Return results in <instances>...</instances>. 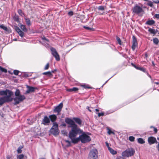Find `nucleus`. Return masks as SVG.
<instances>
[{
	"mask_svg": "<svg viewBox=\"0 0 159 159\" xmlns=\"http://www.w3.org/2000/svg\"><path fill=\"white\" fill-rule=\"evenodd\" d=\"M81 131L77 133V134L72 138H69L71 139L72 143H76L80 141L83 143H86L89 142L91 140V138L85 132L80 129Z\"/></svg>",
	"mask_w": 159,
	"mask_h": 159,
	"instance_id": "f257e3e1",
	"label": "nucleus"
},
{
	"mask_svg": "<svg viewBox=\"0 0 159 159\" xmlns=\"http://www.w3.org/2000/svg\"><path fill=\"white\" fill-rule=\"evenodd\" d=\"M65 121L66 123L69 125L70 127H71V130L69 132V138L74 136L77 133L80 132V129L77 127V126L76 125L75 122L71 119L67 118L66 119Z\"/></svg>",
	"mask_w": 159,
	"mask_h": 159,
	"instance_id": "f03ea898",
	"label": "nucleus"
},
{
	"mask_svg": "<svg viewBox=\"0 0 159 159\" xmlns=\"http://www.w3.org/2000/svg\"><path fill=\"white\" fill-rule=\"evenodd\" d=\"M133 13L137 14L139 16H142L144 13V11L142 6L136 4L133 7L132 10Z\"/></svg>",
	"mask_w": 159,
	"mask_h": 159,
	"instance_id": "7ed1b4c3",
	"label": "nucleus"
},
{
	"mask_svg": "<svg viewBox=\"0 0 159 159\" xmlns=\"http://www.w3.org/2000/svg\"><path fill=\"white\" fill-rule=\"evenodd\" d=\"M135 153L134 150L132 148H128L123 152L121 155L123 157H129L133 156Z\"/></svg>",
	"mask_w": 159,
	"mask_h": 159,
	"instance_id": "20e7f679",
	"label": "nucleus"
},
{
	"mask_svg": "<svg viewBox=\"0 0 159 159\" xmlns=\"http://www.w3.org/2000/svg\"><path fill=\"white\" fill-rule=\"evenodd\" d=\"M50 132L56 136L58 135L59 132L58 129V125L56 122H54L53 125L50 130Z\"/></svg>",
	"mask_w": 159,
	"mask_h": 159,
	"instance_id": "39448f33",
	"label": "nucleus"
},
{
	"mask_svg": "<svg viewBox=\"0 0 159 159\" xmlns=\"http://www.w3.org/2000/svg\"><path fill=\"white\" fill-rule=\"evenodd\" d=\"M98 152L95 148L92 149L90 152L88 156V159H97Z\"/></svg>",
	"mask_w": 159,
	"mask_h": 159,
	"instance_id": "423d86ee",
	"label": "nucleus"
},
{
	"mask_svg": "<svg viewBox=\"0 0 159 159\" xmlns=\"http://www.w3.org/2000/svg\"><path fill=\"white\" fill-rule=\"evenodd\" d=\"M25 98V97L23 95L17 96L14 98L15 105L18 104L19 103L23 101Z\"/></svg>",
	"mask_w": 159,
	"mask_h": 159,
	"instance_id": "0eeeda50",
	"label": "nucleus"
},
{
	"mask_svg": "<svg viewBox=\"0 0 159 159\" xmlns=\"http://www.w3.org/2000/svg\"><path fill=\"white\" fill-rule=\"evenodd\" d=\"M12 94V91L8 89L0 91V95H6V96H8L10 98H11V97Z\"/></svg>",
	"mask_w": 159,
	"mask_h": 159,
	"instance_id": "6e6552de",
	"label": "nucleus"
},
{
	"mask_svg": "<svg viewBox=\"0 0 159 159\" xmlns=\"http://www.w3.org/2000/svg\"><path fill=\"white\" fill-rule=\"evenodd\" d=\"M12 100V98H10L8 96H4L0 98V105H2L6 102H8Z\"/></svg>",
	"mask_w": 159,
	"mask_h": 159,
	"instance_id": "1a4fd4ad",
	"label": "nucleus"
},
{
	"mask_svg": "<svg viewBox=\"0 0 159 159\" xmlns=\"http://www.w3.org/2000/svg\"><path fill=\"white\" fill-rule=\"evenodd\" d=\"M50 49L52 54L55 57L56 60L57 61H59L60 60L59 55L57 52L56 49L52 47Z\"/></svg>",
	"mask_w": 159,
	"mask_h": 159,
	"instance_id": "9d476101",
	"label": "nucleus"
},
{
	"mask_svg": "<svg viewBox=\"0 0 159 159\" xmlns=\"http://www.w3.org/2000/svg\"><path fill=\"white\" fill-rule=\"evenodd\" d=\"M63 104L62 103H61L59 105L57 106L54 110V112H57V115L60 114V112L61 111L62 108Z\"/></svg>",
	"mask_w": 159,
	"mask_h": 159,
	"instance_id": "9b49d317",
	"label": "nucleus"
},
{
	"mask_svg": "<svg viewBox=\"0 0 159 159\" xmlns=\"http://www.w3.org/2000/svg\"><path fill=\"white\" fill-rule=\"evenodd\" d=\"M148 142L150 145H151L155 143H157V142L156 139L153 137H150L148 138Z\"/></svg>",
	"mask_w": 159,
	"mask_h": 159,
	"instance_id": "f8f14e48",
	"label": "nucleus"
},
{
	"mask_svg": "<svg viewBox=\"0 0 159 159\" xmlns=\"http://www.w3.org/2000/svg\"><path fill=\"white\" fill-rule=\"evenodd\" d=\"M138 45V43L136 38L134 36H133V42L132 48L133 51H134L135 48Z\"/></svg>",
	"mask_w": 159,
	"mask_h": 159,
	"instance_id": "ddd939ff",
	"label": "nucleus"
},
{
	"mask_svg": "<svg viewBox=\"0 0 159 159\" xmlns=\"http://www.w3.org/2000/svg\"><path fill=\"white\" fill-rule=\"evenodd\" d=\"M26 87L28 88V89L26 92V93L27 94L29 93L30 92H34L35 91V90L37 89L36 88L29 86L28 85H27Z\"/></svg>",
	"mask_w": 159,
	"mask_h": 159,
	"instance_id": "4468645a",
	"label": "nucleus"
},
{
	"mask_svg": "<svg viewBox=\"0 0 159 159\" xmlns=\"http://www.w3.org/2000/svg\"><path fill=\"white\" fill-rule=\"evenodd\" d=\"M16 30L19 34L20 36L22 38L24 36V33L22 31L19 27H16Z\"/></svg>",
	"mask_w": 159,
	"mask_h": 159,
	"instance_id": "2eb2a0df",
	"label": "nucleus"
},
{
	"mask_svg": "<svg viewBox=\"0 0 159 159\" xmlns=\"http://www.w3.org/2000/svg\"><path fill=\"white\" fill-rule=\"evenodd\" d=\"M50 122L49 119L47 116H45L44 117L42 121L43 123V124L46 125V124L49 123Z\"/></svg>",
	"mask_w": 159,
	"mask_h": 159,
	"instance_id": "dca6fc26",
	"label": "nucleus"
},
{
	"mask_svg": "<svg viewBox=\"0 0 159 159\" xmlns=\"http://www.w3.org/2000/svg\"><path fill=\"white\" fill-rule=\"evenodd\" d=\"M49 117L52 122L55 121L57 119V116L55 115H51L49 116Z\"/></svg>",
	"mask_w": 159,
	"mask_h": 159,
	"instance_id": "f3484780",
	"label": "nucleus"
},
{
	"mask_svg": "<svg viewBox=\"0 0 159 159\" xmlns=\"http://www.w3.org/2000/svg\"><path fill=\"white\" fill-rule=\"evenodd\" d=\"M108 150L110 151V152L112 155H115L117 154V152L111 148H108Z\"/></svg>",
	"mask_w": 159,
	"mask_h": 159,
	"instance_id": "a211bd4d",
	"label": "nucleus"
},
{
	"mask_svg": "<svg viewBox=\"0 0 159 159\" xmlns=\"http://www.w3.org/2000/svg\"><path fill=\"white\" fill-rule=\"evenodd\" d=\"M73 120L79 125H81V121L80 119L79 118H74Z\"/></svg>",
	"mask_w": 159,
	"mask_h": 159,
	"instance_id": "6ab92c4d",
	"label": "nucleus"
},
{
	"mask_svg": "<svg viewBox=\"0 0 159 159\" xmlns=\"http://www.w3.org/2000/svg\"><path fill=\"white\" fill-rule=\"evenodd\" d=\"M42 39L44 40V43H46V44L44 43V45H45L46 46H48V43H49V40L48 39H46L45 37H43L42 38Z\"/></svg>",
	"mask_w": 159,
	"mask_h": 159,
	"instance_id": "aec40b11",
	"label": "nucleus"
},
{
	"mask_svg": "<svg viewBox=\"0 0 159 159\" xmlns=\"http://www.w3.org/2000/svg\"><path fill=\"white\" fill-rule=\"evenodd\" d=\"M155 23V21L153 20H149L146 22V24L147 25H151Z\"/></svg>",
	"mask_w": 159,
	"mask_h": 159,
	"instance_id": "412c9836",
	"label": "nucleus"
},
{
	"mask_svg": "<svg viewBox=\"0 0 159 159\" xmlns=\"http://www.w3.org/2000/svg\"><path fill=\"white\" fill-rule=\"evenodd\" d=\"M54 71H52L51 72L50 71H48L47 72H45L43 73V75H47L49 76L52 75V73H53Z\"/></svg>",
	"mask_w": 159,
	"mask_h": 159,
	"instance_id": "4be33fe9",
	"label": "nucleus"
},
{
	"mask_svg": "<svg viewBox=\"0 0 159 159\" xmlns=\"http://www.w3.org/2000/svg\"><path fill=\"white\" fill-rule=\"evenodd\" d=\"M20 27V29L23 30L24 31L27 32V29L25 27V26L23 25H21Z\"/></svg>",
	"mask_w": 159,
	"mask_h": 159,
	"instance_id": "5701e85b",
	"label": "nucleus"
},
{
	"mask_svg": "<svg viewBox=\"0 0 159 159\" xmlns=\"http://www.w3.org/2000/svg\"><path fill=\"white\" fill-rule=\"evenodd\" d=\"M138 142L140 144H143L145 143L144 140L142 138H139L137 139Z\"/></svg>",
	"mask_w": 159,
	"mask_h": 159,
	"instance_id": "b1692460",
	"label": "nucleus"
},
{
	"mask_svg": "<svg viewBox=\"0 0 159 159\" xmlns=\"http://www.w3.org/2000/svg\"><path fill=\"white\" fill-rule=\"evenodd\" d=\"M25 22H26V24H27V25L29 26L30 25H31V23H30V20L29 19L27 18L26 17H25Z\"/></svg>",
	"mask_w": 159,
	"mask_h": 159,
	"instance_id": "393cba45",
	"label": "nucleus"
},
{
	"mask_svg": "<svg viewBox=\"0 0 159 159\" xmlns=\"http://www.w3.org/2000/svg\"><path fill=\"white\" fill-rule=\"evenodd\" d=\"M15 94L16 97L21 95H20V92L19 89H16V92L15 93Z\"/></svg>",
	"mask_w": 159,
	"mask_h": 159,
	"instance_id": "a878e982",
	"label": "nucleus"
},
{
	"mask_svg": "<svg viewBox=\"0 0 159 159\" xmlns=\"http://www.w3.org/2000/svg\"><path fill=\"white\" fill-rule=\"evenodd\" d=\"M148 31L151 34H155L157 33V31L154 29L149 28Z\"/></svg>",
	"mask_w": 159,
	"mask_h": 159,
	"instance_id": "bb28decb",
	"label": "nucleus"
},
{
	"mask_svg": "<svg viewBox=\"0 0 159 159\" xmlns=\"http://www.w3.org/2000/svg\"><path fill=\"white\" fill-rule=\"evenodd\" d=\"M0 28L2 29H3L5 31H7L8 30V29L7 27L3 25H0Z\"/></svg>",
	"mask_w": 159,
	"mask_h": 159,
	"instance_id": "cd10ccee",
	"label": "nucleus"
},
{
	"mask_svg": "<svg viewBox=\"0 0 159 159\" xmlns=\"http://www.w3.org/2000/svg\"><path fill=\"white\" fill-rule=\"evenodd\" d=\"M147 1L148 2L147 3V5L150 7H152L153 6V2H152L151 1H149L148 0V1Z\"/></svg>",
	"mask_w": 159,
	"mask_h": 159,
	"instance_id": "c85d7f7f",
	"label": "nucleus"
},
{
	"mask_svg": "<svg viewBox=\"0 0 159 159\" xmlns=\"http://www.w3.org/2000/svg\"><path fill=\"white\" fill-rule=\"evenodd\" d=\"M18 12L19 14L22 16H24V14L23 12L20 9H19L18 11Z\"/></svg>",
	"mask_w": 159,
	"mask_h": 159,
	"instance_id": "c756f323",
	"label": "nucleus"
},
{
	"mask_svg": "<svg viewBox=\"0 0 159 159\" xmlns=\"http://www.w3.org/2000/svg\"><path fill=\"white\" fill-rule=\"evenodd\" d=\"M153 42L154 43L157 44L159 43V40L157 38H155L153 39Z\"/></svg>",
	"mask_w": 159,
	"mask_h": 159,
	"instance_id": "7c9ffc66",
	"label": "nucleus"
},
{
	"mask_svg": "<svg viewBox=\"0 0 159 159\" xmlns=\"http://www.w3.org/2000/svg\"><path fill=\"white\" fill-rule=\"evenodd\" d=\"M0 71L6 73L7 72V70L1 66H0Z\"/></svg>",
	"mask_w": 159,
	"mask_h": 159,
	"instance_id": "2f4dec72",
	"label": "nucleus"
},
{
	"mask_svg": "<svg viewBox=\"0 0 159 159\" xmlns=\"http://www.w3.org/2000/svg\"><path fill=\"white\" fill-rule=\"evenodd\" d=\"M116 39H117V40L118 43L120 44V45H121V40H120V38L118 37H116Z\"/></svg>",
	"mask_w": 159,
	"mask_h": 159,
	"instance_id": "473e14b6",
	"label": "nucleus"
},
{
	"mask_svg": "<svg viewBox=\"0 0 159 159\" xmlns=\"http://www.w3.org/2000/svg\"><path fill=\"white\" fill-rule=\"evenodd\" d=\"M24 157V155L23 154H20L17 156V159H23Z\"/></svg>",
	"mask_w": 159,
	"mask_h": 159,
	"instance_id": "72a5a7b5",
	"label": "nucleus"
},
{
	"mask_svg": "<svg viewBox=\"0 0 159 159\" xmlns=\"http://www.w3.org/2000/svg\"><path fill=\"white\" fill-rule=\"evenodd\" d=\"M107 130V133L109 134H115L114 132L111 131L109 129H108Z\"/></svg>",
	"mask_w": 159,
	"mask_h": 159,
	"instance_id": "f704fd0d",
	"label": "nucleus"
},
{
	"mask_svg": "<svg viewBox=\"0 0 159 159\" xmlns=\"http://www.w3.org/2000/svg\"><path fill=\"white\" fill-rule=\"evenodd\" d=\"M134 137L133 136H130L129 137V140L132 142L134 141Z\"/></svg>",
	"mask_w": 159,
	"mask_h": 159,
	"instance_id": "c9c22d12",
	"label": "nucleus"
},
{
	"mask_svg": "<svg viewBox=\"0 0 159 159\" xmlns=\"http://www.w3.org/2000/svg\"><path fill=\"white\" fill-rule=\"evenodd\" d=\"M98 9L101 11H103L105 9V7L103 6H100L98 7Z\"/></svg>",
	"mask_w": 159,
	"mask_h": 159,
	"instance_id": "e433bc0d",
	"label": "nucleus"
},
{
	"mask_svg": "<svg viewBox=\"0 0 159 159\" xmlns=\"http://www.w3.org/2000/svg\"><path fill=\"white\" fill-rule=\"evenodd\" d=\"M61 132L62 134L64 135H66L67 134V133L66 131L65 130H62L61 131Z\"/></svg>",
	"mask_w": 159,
	"mask_h": 159,
	"instance_id": "4c0bfd02",
	"label": "nucleus"
},
{
	"mask_svg": "<svg viewBox=\"0 0 159 159\" xmlns=\"http://www.w3.org/2000/svg\"><path fill=\"white\" fill-rule=\"evenodd\" d=\"M85 89L88 88V89H90L91 88L90 87H89V86L88 85L84 84L82 86Z\"/></svg>",
	"mask_w": 159,
	"mask_h": 159,
	"instance_id": "58836bf2",
	"label": "nucleus"
},
{
	"mask_svg": "<svg viewBox=\"0 0 159 159\" xmlns=\"http://www.w3.org/2000/svg\"><path fill=\"white\" fill-rule=\"evenodd\" d=\"M19 72V71L18 70H15L14 71L13 73L14 74H15V75H18Z\"/></svg>",
	"mask_w": 159,
	"mask_h": 159,
	"instance_id": "ea45409f",
	"label": "nucleus"
},
{
	"mask_svg": "<svg viewBox=\"0 0 159 159\" xmlns=\"http://www.w3.org/2000/svg\"><path fill=\"white\" fill-rule=\"evenodd\" d=\"M65 142L67 143V144L66 145L67 147H69L70 145V142L69 141L66 140Z\"/></svg>",
	"mask_w": 159,
	"mask_h": 159,
	"instance_id": "a19ab883",
	"label": "nucleus"
},
{
	"mask_svg": "<svg viewBox=\"0 0 159 159\" xmlns=\"http://www.w3.org/2000/svg\"><path fill=\"white\" fill-rule=\"evenodd\" d=\"M49 66V64L48 63L44 67V70H47L48 69Z\"/></svg>",
	"mask_w": 159,
	"mask_h": 159,
	"instance_id": "79ce46f5",
	"label": "nucleus"
},
{
	"mask_svg": "<svg viewBox=\"0 0 159 159\" xmlns=\"http://www.w3.org/2000/svg\"><path fill=\"white\" fill-rule=\"evenodd\" d=\"M68 15L70 16H72L73 14V12L72 11H70L68 12Z\"/></svg>",
	"mask_w": 159,
	"mask_h": 159,
	"instance_id": "37998d69",
	"label": "nucleus"
},
{
	"mask_svg": "<svg viewBox=\"0 0 159 159\" xmlns=\"http://www.w3.org/2000/svg\"><path fill=\"white\" fill-rule=\"evenodd\" d=\"M21 148L19 147L17 149V152L18 153H21L22 150H21Z\"/></svg>",
	"mask_w": 159,
	"mask_h": 159,
	"instance_id": "c03bdc74",
	"label": "nucleus"
},
{
	"mask_svg": "<svg viewBox=\"0 0 159 159\" xmlns=\"http://www.w3.org/2000/svg\"><path fill=\"white\" fill-rule=\"evenodd\" d=\"M73 91H76L78 90V89L77 88L74 87L72 88Z\"/></svg>",
	"mask_w": 159,
	"mask_h": 159,
	"instance_id": "a18cd8bd",
	"label": "nucleus"
},
{
	"mask_svg": "<svg viewBox=\"0 0 159 159\" xmlns=\"http://www.w3.org/2000/svg\"><path fill=\"white\" fill-rule=\"evenodd\" d=\"M137 69H139V70H140L142 71H145V69L144 68H140V67H137Z\"/></svg>",
	"mask_w": 159,
	"mask_h": 159,
	"instance_id": "49530a36",
	"label": "nucleus"
},
{
	"mask_svg": "<svg viewBox=\"0 0 159 159\" xmlns=\"http://www.w3.org/2000/svg\"><path fill=\"white\" fill-rule=\"evenodd\" d=\"M87 109L88 110L90 111V112H91L92 111V109L93 110V108L92 107H87Z\"/></svg>",
	"mask_w": 159,
	"mask_h": 159,
	"instance_id": "de8ad7c7",
	"label": "nucleus"
},
{
	"mask_svg": "<svg viewBox=\"0 0 159 159\" xmlns=\"http://www.w3.org/2000/svg\"><path fill=\"white\" fill-rule=\"evenodd\" d=\"M154 17L157 19H159V14H156L154 15Z\"/></svg>",
	"mask_w": 159,
	"mask_h": 159,
	"instance_id": "09e8293b",
	"label": "nucleus"
},
{
	"mask_svg": "<svg viewBox=\"0 0 159 159\" xmlns=\"http://www.w3.org/2000/svg\"><path fill=\"white\" fill-rule=\"evenodd\" d=\"M98 115L99 117L100 116H103L104 115L103 113H99L98 114Z\"/></svg>",
	"mask_w": 159,
	"mask_h": 159,
	"instance_id": "8fccbe9b",
	"label": "nucleus"
},
{
	"mask_svg": "<svg viewBox=\"0 0 159 159\" xmlns=\"http://www.w3.org/2000/svg\"><path fill=\"white\" fill-rule=\"evenodd\" d=\"M84 28L86 29H87V30H91L92 29L89 27H86V26H84L83 27Z\"/></svg>",
	"mask_w": 159,
	"mask_h": 159,
	"instance_id": "3c124183",
	"label": "nucleus"
},
{
	"mask_svg": "<svg viewBox=\"0 0 159 159\" xmlns=\"http://www.w3.org/2000/svg\"><path fill=\"white\" fill-rule=\"evenodd\" d=\"M156 147L157 149V150H158V152H159V142L158 143V145Z\"/></svg>",
	"mask_w": 159,
	"mask_h": 159,
	"instance_id": "603ef678",
	"label": "nucleus"
},
{
	"mask_svg": "<svg viewBox=\"0 0 159 159\" xmlns=\"http://www.w3.org/2000/svg\"><path fill=\"white\" fill-rule=\"evenodd\" d=\"M154 130L155 131V132L156 133L157 132V129L156 128L154 127Z\"/></svg>",
	"mask_w": 159,
	"mask_h": 159,
	"instance_id": "864d4df0",
	"label": "nucleus"
},
{
	"mask_svg": "<svg viewBox=\"0 0 159 159\" xmlns=\"http://www.w3.org/2000/svg\"><path fill=\"white\" fill-rule=\"evenodd\" d=\"M106 146L107 147L108 149V148H110L109 146V144L107 143L106 142Z\"/></svg>",
	"mask_w": 159,
	"mask_h": 159,
	"instance_id": "5fc2aeb1",
	"label": "nucleus"
},
{
	"mask_svg": "<svg viewBox=\"0 0 159 159\" xmlns=\"http://www.w3.org/2000/svg\"><path fill=\"white\" fill-rule=\"evenodd\" d=\"M67 91H69V92H72V91H72V89H69L67 90Z\"/></svg>",
	"mask_w": 159,
	"mask_h": 159,
	"instance_id": "6e6d98bb",
	"label": "nucleus"
},
{
	"mask_svg": "<svg viewBox=\"0 0 159 159\" xmlns=\"http://www.w3.org/2000/svg\"><path fill=\"white\" fill-rule=\"evenodd\" d=\"M131 65L133 66H134L135 68H136L137 69V68L138 67H137L134 65L133 63H132L131 64Z\"/></svg>",
	"mask_w": 159,
	"mask_h": 159,
	"instance_id": "4d7b16f0",
	"label": "nucleus"
},
{
	"mask_svg": "<svg viewBox=\"0 0 159 159\" xmlns=\"http://www.w3.org/2000/svg\"><path fill=\"white\" fill-rule=\"evenodd\" d=\"M7 159H10L11 157L9 156H8L7 157Z\"/></svg>",
	"mask_w": 159,
	"mask_h": 159,
	"instance_id": "13d9d810",
	"label": "nucleus"
},
{
	"mask_svg": "<svg viewBox=\"0 0 159 159\" xmlns=\"http://www.w3.org/2000/svg\"><path fill=\"white\" fill-rule=\"evenodd\" d=\"M153 2H154L155 3H159V1H157H157H153Z\"/></svg>",
	"mask_w": 159,
	"mask_h": 159,
	"instance_id": "bf43d9fd",
	"label": "nucleus"
},
{
	"mask_svg": "<svg viewBox=\"0 0 159 159\" xmlns=\"http://www.w3.org/2000/svg\"><path fill=\"white\" fill-rule=\"evenodd\" d=\"M95 111H97V112H98L99 111V110L98 109H95Z\"/></svg>",
	"mask_w": 159,
	"mask_h": 159,
	"instance_id": "052dcab7",
	"label": "nucleus"
},
{
	"mask_svg": "<svg viewBox=\"0 0 159 159\" xmlns=\"http://www.w3.org/2000/svg\"><path fill=\"white\" fill-rule=\"evenodd\" d=\"M155 83L156 84H159V83L157 82H155Z\"/></svg>",
	"mask_w": 159,
	"mask_h": 159,
	"instance_id": "680f3d73",
	"label": "nucleus"
},
{
	"mask_svg": "<svg viewBox=\"0 0 159 159\" xmlns=\"http://www.w3.org/2000/svg\"><path fill=\"white\" fill-rule=\"evenodd\" d=\"M14 41H17V39H14Z\"/></svg>",
	"mask_w": 159,
	"mask_h": 159,
	"instance_id": "e2e57ef3",
	"label": "nucleus"
},
{
	"mask_svg": "<svg viewBox=\"0 0 159 159\" xmlns=\"http://www.w3.org/2000/svg\"><path fill=\"white\" fill-rule=\"evenodd\" d=\"M157 139L158 140H159V138H157Z\"/></svg>",
	"mask_w": 159,
	"mask_h": 159,
	"instance_id": "0e129e2a",
	"label": "nucleus"
},
{
	"mask_svg": "<svg viewBox=\"0 0 159 159\" xmlns=\"http://www.w3.org/2000/svg\"><path fill=\"white\" fill-rule=\"evenodd\" d=\"M39 159H45L44 158H40Z\"/></svg>",
	"mask_w": 159,
	"mask_h": 159,
	"instance_id": "69168bd1",
	"label": "nucleus"
},
{
	"mask_svg": "<svg viewBox=\"0 0 159 159\" xmlns=\"http://www.w3.org/2000/svg\"><path fill=\"white\" fill-rule=\"evenodd\" d=\"M21 41H24V40H21Z\"/></svg>",
	"mask_w": 159,
	"mask_h": 159,
	"instance_id": "338daca9",
	"label": "nucleus"
}]
</instances>
